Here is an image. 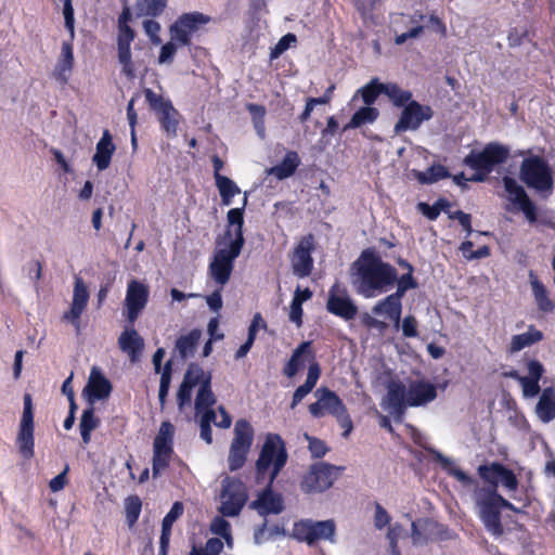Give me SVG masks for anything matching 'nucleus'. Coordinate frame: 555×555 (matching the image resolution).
Returning a JSON list of instances; mask_svg holds the SVG:
<instances>
[{
	"label": "nucleus",
	"instance_id": "1",
	"mask_svg": "<svg viewBox=\"0 0 555 555\" xmlns=\"http://www.w3.org/2000/svg\"><path fill=\"white\" fill-rule=\"evenodd\" d=\"M352 285L358 294L372 298L387 292L397 281V269L372 247L365 248L351 264Z\"/></svg>",
	"mask_w": 555,
	"mask_h": 555
},
{
	"label": "nucleus",
	"instance_id": "2",
	"mask_svg": "<svg viewBox=\"0 0 555 555\" xmlns=\"http://www.w3.org/2000/svg\"><path fill=\"white\" fill-rule=\"evenodd\" d=\"M305 361L310 362L307 378L306 382L294 391L291 402L292 409L296 408L302 399L313 390L321 375V366L319 362L315 361L312 341H302L293 351L291 359L284 365L283 373L288 378L294 377L304 365Z\"/></svg>",
	"mask_w": 555,
	"mask_h": 555
},
{
	"label": "nucleus",
	"instance_id": "3",
	"mask_svg": "<svg viewBox=\"0 0 555 555\" xmlns=\"http://www.w3.org/2000/svg\"><path fill=\"white\" fill-rule=\"evenodd\" d=\"M287 459L288 454L282 437L274 433L267 434L255 463L256 482L262 483L268 478L274 482L286 465Z\"/></svg>",
	"mask_w": 555,
	"mask_h": 555
},
{
	"label": "nucleus",
	"instance_id": "4",
	"mask_svg": "<svg viewBox=\"0 0 555 555\" xmlns=\"http://www.w3.org/2000/svg\"><path fill=\"white\" fill-rule=\"evenodd\" d=\"M509 154L508 146L499 142H489L480 152L470 151L465 156L463 163L476 171L470 180L482 182L493 171L495 166L502 165L508 159Z\"/></svg>",
	"mask_w": 555,
	"mask_h": 555
},
{
	"label": "nucleus",
	"instance_id": "5",
	"mask_svg": "<svg viewBox=\"0 0 555 555\" xmlns=\"http://www.w3.org/2000/svg\"><path fill=\"white\" fill-rule=\"evenodd\" d=\"M314 395L318 400L309 404L310 414L314 418H321L325 414L334 416L344 429L343 437L347 438L353 429V423L343 400L327 387L318 388Z\"/></svg>",
	"mask_w": 555,
	"mask_h": 555
},
{
	"label": "nucleus",
	"instance_id": "6",
	"mask_svg": "<svg viewBox=\"0 0 555 555\" xmlns=\"http://www.w3.org/2000/svg\"><path fill=\"white\" fill-rule=\"evenodd\" d=\"M519 179L529 189L541 194L554 189L553 171L548 163L539 155L524 158L519 168Z\"/></svg>",
	"mask_w": 555,
	"mask_h": 555
},
{
	"label": "nucleus",
	"instance_id": "7",
	"mask_svg": "<svg viewBox=\"0 0 555 555\" xmlns=\"http://www.w3.org/2000/svg\"><path fill=\"white\" fill-rule=\"evenodd\" d=\"M498 499L499 492L493 489H479L475 493L478 516L486 530L495 538L504 533L501 521V507Z\"/></svg>",
	"mask_w": 555,
	"mask_h": 555
},
{
	"label": "nucleus",
	"instance_id": "8",
	"mask_svg": "<svg viewBox=\"0 0 555 555\" xmlns=\"http://www.w3.org/2000/svg\"><path fill=\"white\" fill-rule=\"evenodd\" d=\"M143 94L151 111L157 115L162 130L168 138L177 137L181 116L178 109L172 105V102L155 93L150 88H145Z\"/></svg>",
	"mask_w": 555,
	"mask_h": 555
},
{
	"label": "nucleus",
	"instance_id": "9",
	"mask_svg": "<svg viewBox=\"0 0 555 555\" xmlns=\"http://www.w3.org/2000/svg\"><path fill=\"white\" fill-rule=\"evenodd\" d=\"M175 427L170 422H163L153 442L152 473L160 476L170 464L173 451Z\"/></svg>",
	"mask_w": 555,
	"mask_h": 555
},
{
	"label": "nucleus",
	"instance_id": "10",
	"mask_svg": "<svg viewBox=\"0 0 555 555\" xmlns=\"http://www.w3.org/2000/svg\"><path fill=\"white\" fill-rule=\"evenodd\" d=\"M227 247L217 246L212 260L208 267L210 278L221 287L225 285L232 274L234 260L240 256L242 248L240 242L229 244Z\"/></svg>",
	"mask_w": 555,
	"mask_h": 555
},
{
	"label": "nucleus",
	"instance_id": "11",
	"mask_svg": "<svg viewBox=\"0 0 555 555\" xmlns=\"http://www.w3.org/2000/svg\"><path fill=\"white\" fill-rule=\"evenodd\" d=\"M341 467L318 462L310 466L300 481V489L305 493L323 492L331 488Z\"/></svg>",
	"mask_w": 555,
	"mask_h": 555
},
{
	"label": "nucleus",
	"instance_id": "12",
	"mask_svg": "<svg viewBox=\"0 0 555 555\" xmlns=\"http://www.w3.org/2000/svg\"><path fill=\"white\" fill-rule=\"evenodd\" d=\"M335 532L336 526L332 519L321 521L301 519L294 524L292 537L299 542L312 545L319 540H330L333 542Z\"/></svg>",
	"mask_w": 555,
	"mask_h": 555
},
{
	"label": "nucleus",
	"instance_id": "13",
	"mask_svg": "<svg viewBox=\"0 0 555 555\" xmlns=\"http://www.w3.org/2000/svg\"><path fill=\"white\" fill-rule=\"evenodd\" d=\"M23 400L24 406L16 437V446L21 455L25 460H30L35 455V424L31 395L26 392Z\"/></svg>",
	"mask_w": 555,
	"mask_h": 555
},
{
	"label": "nucleus",
	"instance_id": "14",
	"mask_svg": "<svg viewBox=\"0 0 555 555\" xmlns=\"http://www.w3.org/2000/svg\"><path fill=\"white\" fill-rule=\"evenodd\" d=\"M210 21L211 17L202 12L194 11L183 13L170 27L171 39L182 47L190 46L192 42V34L197 31L201 26L208 24Z\"/></svg>",
	"mask_w": 555,
	"mask_h": 555
},
{
	"label": "nucleus",
	"instance_id": "15",
	"mask_svg": "<svg viewBox=\"0 0 555 555\" xmlns=\"http://www.w3.org/2000/svg\"><path fill=\"white\" fill-rule=\"evenodd\" d=\"M477 473L481 480L489 486L487 489L498 491L500 483L508 491H516L518 488L515 473L500 462L479 465Z\"/></svg>",
	"mask_w": 555,
	"mask_h": 555
},
{
	"label": "nucleus",
	"instance_id": "16",
	"mask_svg": "<svg viewBox=\"0 0 555 555\" xmlns=\"http://www.w3.org/2000/svg\"><path fill=\"white\" fill-rule=\"evenodd\" d=\"M434 117V109L429 105L421 104L413 100L402 107L401 114L395 124L393 131L397 134L405 131L417 130L424 121Z\"/></svg>",
	"mask_w": 555,
	"mask_h": 555
},
{
	"label": "nucleus",
	"instance_id": "17",
	"mask_svg": "<svg viewBox=\"0 0 555 555\" xmlns=\"http://www.w3.org/2000/svg\"><path fill=\"white\" fill-rule=\"evenodd\" d=\"M150 297V289L144 283L131 280L128 283L122 314L129 325H133L145 309Z\"/></svg>",
	"mask_w": 555,
	"mask_h": 555
},
{
	"label": "nucleus",
	"instance_id": "18",
	"mask_svg": "<svg viewBox=\"0 0 555 555\" xmlns=\"http://www.w3.org/2000/svg\"><path fill=\"white\" fill-rule=\"evenodd\" d=\"M314 236L309 233L300 238L289 256L293 274L299 279L308 278L313 270Z\"/></svg>",
	"mask_w": 555,
	"mask_h": 555
},
{
	"label": "nucleus",
	"instance_id": "19",
	"mask_svg": "<svg viewBox=\"0 0 555 555\" xmlns=\"http://www.w3.org/2000/svg\"><path fill=\"white\" fill-rule=\"evenodd\" d=\"M223 502L221 505V513L227 517H235L243 509L248 500L247 487L238 478H231L227 480L223 487Z\"/></svg>",
	"mask_w": 555,
	"mask_h": 555
},
{
	"label": "nucleus",
	"instance_id": "20",
	"mask_svg": "<svg viewBox=\"0 0 555 555\" xmlns=\"http://www.w3.org/2000/svg\"><path fill=\"white\" fill-rule=\"evenodd\" d=\"M502 183L507 194V199L515 206V208L521 211L530 223L537 222V206L529 197L525 189L509 176H504L502 178Z\"/></svg>",
	"mask_w": 555,
	"mask_h": 555
},
{
	"label": "nucleus",
	"instance_id": "21",
	"mask_svg": "<svg viewBox=\"0 0 555 555\" xmlns=\"http://www.w3.org/2000/svg\"><path fill=\"white\" fill-rule=\"evenodd\" d=\"M326 309L330 313L346 321L353 320L358 314V307L350 298L346 287L335 283L328 291Z\"/></svg>",
	"mask_w": 555,
	"mask_h": 555
},
{
	"label": "nucleus",
	"instance_id": "22",
	"mask_svg": "<svg viewBox=\"0 0 555 555\" xmlns=\"http://www.w3.org/2000/svg\"><path fill=\"white\" fill-rule=\"evenodd\" d=\"M267 485L256 500L250 502L249 508L256 511L260 516L279 515L284 511V501L281 493L273 491L271 478L266 479Z\"/></svg>",
	"mask_w": 555,
	"mask_h": 555
},
{
	"label": "nucleus",
	"instance_id": "23",
	"mask_svg": "<svg viewBox=\"0 0 555 555\" xmlns=\"http://www.w3.org/2000/svg\"><path fill=\"white\" fill-rule=\"evenodd\" d=\"M135 33L130 26L118 27L117 36V55L122 66V74L129 79L135 78V67L131 59V42L134 40Z\"/></svg>",
	"mask_w": 555,
	"mask_h": 555
},
{
	"label": "nucleus",
	"instance_id": "24",
	"mask_svg": "<svg viewBox=\"0 0 555 555\" xmlns=\"http://www.w3.org/2000/svg\"><path fill=\"white\" fill-rule=\"evenodd\" d=\"M228 227L222 236H218L216 238V245L222 246L227 243L235 244L237 241L240 242V247H243L245 244V238L243 234V225H244V206L241 208H232L227 214Z\"/></svg>",
	"mask_w": 555,
	"mask_h": 555
},
{
	"label": "nucleus",
	"instance_id": "25",
	"mask_svg": "<svg viewBox=\"0 0 555 555\" xmlns=\"http://www.w3.org/2000/svg\"><path fill=\"white\" fill-rule=\"evenodd\" d=\"M112 390V383L98 366H93L89 375L88 384L83 389V396L89 404L93 405L95 401L106 399L109 397Z\"/></svg>",
	"mask_w": 555,
	"mask_h": 555
},
{
	"label": "nucleus",
	"instance_id": "26",
	"mask_svg": "<svg viewBox=\"0 0 555 555\" xmlns=\"http://www.w3.org/2000/svg\"><path fill=\"white\" fill-rule=\"evenodd\" d=\"M408 427L411 430V438H412L413 442L415 444L424 448L429 453H431L434 455L435 461L438 462L441 465V467L448 472L449 475L455 477L459 481H461L463 483L472 482V478L465 472L455 467L453 462L449 457L444 456L439 451H437L433 448L425 447L424 446V437L417 428H415L412 425H409Z\"/></svg>",
	"mask_w": 555,
	"mask_h": 555
},
{
	"label": "nucleus",
	"instance_id": "27",
	"mask_svg": "<svg viewBox=\"0 0 555 555\" xmlns=\"http://www.w3.org/2000/svg\"><path fill=\"white\" fill-rule=\"evenodd\" d=\"M89 300V292L83 281L77 278L74 286V296L72 307L65 311L62 319L73 324L77 332L80 330V317L85 311Z\"/></svg>",
	"mask_w": 555,
	"mask_h": 555
},
{
	"label": "nucleus",
	"instance_id": "28",
	"mask_svg": "<svg viewBox=\"0 0 555 555\" xmlns=\"http://www.w3.org/2000/svg\"><path fill=\"white\" fill-rule=\"evenodd\" d=\"M409 406H424L437 398V387L426 379L412 380L408 387Z\"/></svg>",
	"mask_w": 555,
	"mask_h": 555
},
{
	"label": "nucleus",
	"instance_id": "29",
	"mask_svg": "<svg viewBox=\"0 0 555 555\" xmlns=\"http://www.w3.org/2000/svg\"><path fill=\"white\" fill-rule=\"evenodd\" d=\"M408 388L399 380H390L387 385L386 402L390 413L401 420L405 413L408 404Z\"/></svg>",
	"mask_w": 555,
	"mask_h": 555
},
{
	"label": "nucleus",
	"instance_id": "30",
	"mask_svg": "<svg viewBox=\"0 0 555 555\" xmlns=\"http://www.w3.org/2000/svg\"><path fill=\"white\" fill-rule=\"evenodd\" d=\"M120 350L128 354L131 362H137L144 349V339L139 335L133 325L126 328L118 337Z\"/></svg>",
	"mask_w": 555,
	"mask_h": 555
},
{
	"label": "nucleus",
	"instance_id": "31",
	"mask_svg": "<svg viewBox=\"0 0 555 555\" xmlns=\"http://www.w3.org/2000/svg\"><path fill=\"white\" fill-rule=\"evenodd\" d=\"M183 512V503L177 501L172 504L170 511L163 518L158 555H168L172 525L178 518L182 516Z\"/></svg>",
	"mask_w": 555,
	"mask_h": 555
},
{
	"label": "nucleus",
	"instance_id": "32",
	"mask_svg": "<svg viewBox=\"0 0 555 555\" xmlns=\"http://www.w3.org/2000/svg\"><path fill=\"white\" fill-rule=\"evenodd\" d=\"M115 150L116 147L113 143L112 134L109 130L105 129L96 143L95 154L92 157V162L100 171L109 167Z\"/></svg>",
	"mask_w": 555,
	"mask_h": 555
},
{
	"label": "nucleus",
	"instance_id": "33",
	"mask_svg": "<svg viewBox=\"0 0 555 555\" xmlns=\"http://www.w3.org/2000/svg\"><path fill=\"white\" fill-rule=\"evenodd\" d=\"M74 66V52H73V44L70 42H63L62 49H61V56L57 60V64L54 69V77L55 79L62 83L66 85L69 75L73 70Z\"/></svg>",
	"mask_w": 555,
	"mask_h": 555
},
{
	"label": "nucleus",
	"instance_id": "34",
	"mask_svg": "<svg viewBox=\"0 0 555 555\" xmlns=\"http://www.w3.org/2000/svg\"><path fill=\"white\" fill-rule=\"evenodd\" d=\"M542 423H550L555 420V389L546 387L542 390L534 410Z\"/></svg>",
	"mask_w": 555,
	"mask_h": 555
},
{
	"label": "nucleus",
	"instance_id": "35",
	"mask_svg": "<svg viewBox=\"0 0 555 555\" xmlns=\"http://www.w3.org/2000/svg\"><path fill=\"white\" fill-rule=\"evenodd\" d=\"M402 305L401 296L397 294H390L383 300L378 301L373 307L374 314H386L391 321L395 322L396 326L399 325L401 318Z\"/></svg>",
	"mask_w": 555,
	"mask_h": 555
},
{
	"label": "nucleus",
	"instance_id": "36",
	"mask_svg": "<svg viewBox=\"0 0 555 555\" xmlns=\"http://www.w3.org/2000/svg\"><path fill=\"white\" fill-rule=\"evenodd\" d=\"M530 285L534 301L538 309L543 313H551L555 309L554 301L548 297V292L544 284L538 279L535 273L531 270L529 272Z\"/></svg>",
	"mask_w": 555,
	"mask_h": 555
},
{
	"label": "nucleus",
	"instance_id": "37",
	"mask_svg": "<svg viewBox=\"0 0 555 555\" xmlns=\"http://www.w3.org/2000/svg\"><path fill=\"white\" fill-rule=\"evenodd\" d=\"M543 333L535 328L534 325H529L528 331L522 334L514 335L508 346L511 353L518 352L526 347H530L543 339Z\"/></svg>",
	"mask_w": 555,
	"mask_h": 555
},
{
	"label": "nucleus",
	"instance_id": "38",
	"mask_svg": "<svg viewBox=\"0 0 555 555\" xmlns=\"http://www.w3.org/2000/svg\"><path fill=\"white\" fill-rule=\"evenodd\" d=\"M299 165L300 158L298 153L295 151H288L282 162L272 167L270 172L279 180H284L292 177Z\"/></svg>",
	"mask_w": 555,
	"mask_h": 555
},
{
	"label": "nucleus",
	"instance_id": "39",
	"mask_svg": "<svg viewBox=\"0 0 555 555\" xmlns=\"http://www.w3.org/2000/svg\"><path fill=\"white\" fill-rule=\"evenodd\" d=\"M254 441V428L250 423L244 418L236 421L234 426V438L231 446L250 450Z\"/></svg>",
	"mask_w": 555,
	"mask_h": 555
},
{
	"label": "nucleus",
	"instance_id": "40",
	"mask_svg": "<svg viewBox=\"0 0 555 555\" xmlns=\"http://www.w3.org/2000/svg\"><path fill=\"white\" fill-rule=\"evenodd\" d=\"M101 424V421L95 416L93 405H89L82 411L79 429L82 442L89 444L91 441V433L96 429Z\"/></svg>",
	"mask_w": 555,
	"mask_h": 555
},
{
	"label": "nucleus",
	"instance_id": "41",
	"mask_svg": "<svg viewBox=\"0 0 555 555\" xmlns=\"http://www.w3.org/2000/svg\"><path fill=\"white\" fill-rule=\"evenodd\" d=\"M202 332L198 328H193L186 335H181L176 340V349L182 359H186L194 354V351L199 343Z\"/></svg>",
	"mask_w": 555,
	"mask_h": 555
},
{
	"label": "nucleus",
	"instance_id": "42",
	"mask_svg": "<svg viewBox=\"0 0 555 555\" xmlns=\"http://www.w3.org/2000/svg\"><path fill=\"white\" fill-rule=\"evenodd\" d=\"M212 376H207L203 385L197 390L194 408L195 413H202L203 409L212 408L216 404V396L211 389Z\"/></svg>",
	"mask_w": 555,
	"mask_h": 555
},
{
	"label": "nucleus",
	"instance_id": "43",
	"mask_svg": "<svg viewBox=\"0 0 555 555\" xmlns=\"http://www.w3.org/2000/svg\"><path fill=\"white\" fill-rule=\"evenodd\" d=\"M379 116L376 107L370 105L360 107L351 117L349 122L344 127V130L360 128L366 124H373Z\"/></svg>",
	"mask_w": 555,
	"mask_h": 555
},
{
	"label": "nucleus",
	"instance_id": "44",
	"mask_svg": "<svg viewBox=\"0 0 555 555\" xmlns=\"http://www.w3.org/2000/svg\"><path fill=\"white\" fill-rule=\"evenodd\" d=\"M168 0H138L135 10L138 16L157 17L167 8Z\"/></svg>",
	"mask_w": 555,
	"mask_h": 555
},
{
	"label": "nucleus",
	"instance_id": "45",
	"mask_svg": "<svg viewBox=\"0 0 555 555\" xmlns=\"http://www.w3.org/2000/svg\"><path fill=\"white\" fill-rule=\"evenodd\" d=\"M215 182L223 205H230L232 203V198L241 193L237 184L225 176H218L217 179H215Z\"/></svg>",
	"mask_w": 555,
	"mask_h": 555
},
{
	"label": "nucleus",
	"instance_id": "46",
	"mask_svg": "<svg viewBox=\"0 0 555 555\" xmlns=\"http://www.w3.org/2000/svg\"><path fill=\"white\" fill-rule=\"evenodd\" d=\"M385 95L396 107H404L409 102L413 101V94L411 91L403 90L393 82L386 83Z\"/></svg>",
	"mask_w": 555,
	"mask_h": 555
},
{
	"label": "nucleus",
	"instance_id": "47",
	"mask_svg": "<svg viewBox=\"0 0 555 555\" xmlns=\"http://www.w3.org/2000/svg\"><path fill=\"white\" fill-rule=\"evenodd\" d=\"M386 83L373 78L369 83L358 90L365 105H373L380 94H385Z\"/></svg>",
	"mask_w": 555,
	"mask_h": 555
},
{
	"label": "nucleus",
	"instance_id": "48",
	"mask_svg": "<svg viewBox=\"0 0 555 555\" xmlns=\"http://www.w3.org/2000/svg\"><path fill=\"white\" fill-rule=\"evenodd\" d=\"M449 177H451L450 171L440 164L433 165L426 171H420L416 175L417 181L422 184H431Z\"/></svg>",
	"mask_w": 555,
	"mask_h": 555
},
{
	"label": "nucleus",
	"instance_id": "49",
	"mask_svg": "<svg viewBox=\"0 0 555 555\" xmlns=\"http://www.w3.org/2000/svg\"><path fill=\"white\" fill-rule=\"evenodd\" d=\"M450 206V202L444 197L438 198L433 205H429L427 203L418 204V208L422 211V214L431 221L436 220L441 211H444L449 215V212H451L449 210Z\"/></svg>",
	"mask_w": 555,
	"mask_h": 555
},
{
	"label": "nucleus",
	"instance_id": "50",
	"mask_svg": "<svg viewBox=\"0 0 555 555\" xmlns=\"http://www.w3.org/2000/svg\"><path fill=\"white\" fill-rule=\"evenodd\" d=\"M207 376H211V373L204 371L197 363H190L182 382L191 388L197 385L201 387Z\"/></svg>",
	"mask_w": 555,
	"mask_h": 555
},
{
	"label": "nucleus",
	"instance_id": "51",
	"mask_svg": "<svg viewBox=\"0 0 555 555\" xmlns=\"http://www.w3.org/2000/svg\"><path fill=\"white\" fill-rule=\"evenodd\" d=\"M171 375H172V363L171 361H167L164 365V369L160 374V380H159V390H158V400L160 408L164 409L167 396L170 388L171 383Z\"/></svg>",
	"mask_w": 555,
	"mask_h": 555
},
{
	"label": "nucleus",
	"instance_id": "52",
	"mask_svg": "<svg viewBox=\"0 0 555 555\" xmlns=\"http://www.w3.org/2000/svg\"><path fill=\"white\" fill-rule=\"evenodd\" d=\"M473 247L474 243L472 241L467 240L461 243L459 249L466 260L482 259L491 254L490 247L487 245L479 247L477 250H473Z\"/></svg>",
	"mask_w": 555,
	"mask_h": 555
},
{
	"label": "nucleus",
	"instance_id": "53",
	"mask_svg": "<svg viewBox=\"0 0 555 555\" xmlns=\"http://www.w3.org/2000/svg\"><path fill=\"white\" fill-rule=\"evenodd\" d=\"M249 450L230 446L229 456H228V465L231 472H235L244 466L247 460V454Z\"/></svg>",
	"mask_w": 555,
	"mask_h": 555
},
{
	"label": "nucleus",
	"instance_id": "54",
	"mask_svg": "<svg viewBox=\"0 0 555 555\" xmlns=\"http://www.w3.org/2000/svg\"><path fill=\"white\" fill-rule=\"evenodd\" d=\"M126 507V517L129 526L134 525L141 514L142 502L138 495H130L126 499L125 502Z\"/></svg>",
	"mask_w": 555,
	"mask_h": 555
},
{
	"label": "nucleus",
	"instance_id": "55",
	"mask_svg": "<svg viewBox=\"0 0 555 555\" xmlns=\"http://www.w3.org/2000/svg\"><path fill=\"white\" fill-rule=\"evenodd\" d=\"M140 98V92H137L132 95V98L129 100L127 105V118L129 121L130 130H131V145L133 150L137 149V134H135V127L138 124V114L134 108L135 101Z\"/></svg>",
	"mask_w": 555,
	"mask_h": 555
},
{
	"label": "nucleus",
	"instance_id": "56",
	"mask_svg": "<svg viewBox=\"0 0 555 555\" xmlns=\"http://www.w3.org/2000/svg\"><path fill=\"white\" fill-rule=\"evenodd\" d=\"M285 531L282 527L280 526H274L272 527L270 530L268 529V520L264 519L262 525L259 526L256 530H255V533H254V539H255V542L257 544H261L263 543L264 541L269 540L270 538H272L273 535H276V534H284Z\"/></svg>",
	"mask_w": 555,
	"mask_h": 555
},
{
	"label": "nucleus",
	"instance_id": "57",
	"mask_svg": "<svg viewBox=\"0 0 555 555\" xmlns=\"http://www.w3.org/2000/svg\"><path fill=\"white\" fill-rule=\"evenodd\" d=\"M223 542L219 538H209L204 548H193L189 555H220L223 551Z\"/></svg>",
	"mask_w": 555,
	"mask_h": 555
},
{
	"label": "nucleus",
	"instance_id": "58",
	"mask_svg": "<svg viewBox=\"0 0 555 555\" xmlns=\"http://www.w3.org/2000/svg\"><path fill=\"white\" fill-rule=\"evenodd\" d=\"M63 3V15L65 28L69 33L70 39L75 37V11L73 0H60Z\"/></svg>",
	"mask_w": 555,
	"mask_h": 555
},
{
	"label": "nucleus",
	"instance_id": "59",
	"mask_svg": "<svg viewBox=\"0 0 555 555\" xmlns=\"http://www.w3.org/2000/svg\"><path fill=\"white\" fill-rule=\"evenodd\" d=\"M296 40H297L296 36L292 33L284 35L278 41V43L273 48H271L270 59L271 60L278 59L281 54H283L291 47V43L296 42Z\"/></svg>",
	"mask_w": 555,
	"mask_h": 555
},
{
	"label": "nucleus",
	"instance_id": "60",
	"mask_svg": "<svg viewBox=\"0 0 555 555\" xmlns=\"http://www.w3.org/2000/svg\"><path fill=\"white\" fill-rule=\"evenodd\" d=\"M396 283L398 284L395 294L403 296L409 289H414L418 286L413 273H404L400 278L397 276Z\"/></svg>",
	"mask_w": 555,
	"mask_h": 555
},
{
	"label": "nucleus",
	"instance_id": "61",
	"mask_svg": "<svg viewBox=\"0 0 555 555\" xmlns=\"http://www.w3.org/2000/svg\"><path fill=\"white\" fill-rule=\"evenodd\" d=\"M519 383L522 387V395L527 398H533L538 396L541 391L540 380L531 379L528 377H519Z\"/></svg>",
	"mask_w": 555,
	"mask_h": 555
},
{
	"label": "nucleus",
	"instance_id": "62",
	"mask_svg": "<svg viewBox=\"0 0 555 555\" xmlns=\"http://www.w3.org/2000/svg\"><path fill=\"white\" fill-rule=\"evenodd\" d=\"M402 531L403 528L400 524H395L392 526H389L388 528L387 539L389 541V546L393 555H399L398 541Z\"/></svg>",
	"mask_w": 555,
	"mask_h": 555
},
{
	"label": "nucleus",
	"instance_id": "63",
	"mask_svg": "<svg viewBox=\"0 0 555 555\" xmlns=\"http://www.w3.org/2000/svg\"><path fill=\"white\" fill-rule=\"evenodd\" d=\"M307 439L309 441L308 448L312 457L321 459L327 453L328 448L323 440L309 436H307Z\"/></svg>",
	"mask_w": 555,
	"mask_h": 555
},
{
	"label": "nucleus",
	"instance_id": "64",
	"mask_svg": "<svg viewBox=\"0 0 555 555\" xmlns=\"http://www.w3.org/2000/svg\"><path fill=\"white\" fill-rule=\"evenodd\" d=\"M391 521V517L388 512L379 504L375 503V515H374V526L376 529L382 530L386 526H388Z\"/></svg>",
	"mask_w": 555,
	"mask_h": 555
}]
</instances>
